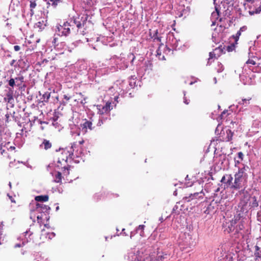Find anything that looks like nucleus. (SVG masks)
<instances>
[{
	"label": "nucleus",
	"instance_id": "nucleus-11",
	"mask_svg": "<svg viewBox=\"0 0 261 261\" xmlns=\"http://www.w3.org/2000/svg\"><path fill=\"white\" fill-rule=\"evenodd\" d=\"M242 177L234 175V181L231 188L235 190L240 189L242 187L241 182Z\"/></svg>",
	"mask_w": 261,
	"mask_h": 261
},
{
	"label": "nucleus",
	"instance_id": "nucleus-49",
	"mask_svg": "<svg viewBox=\"0 0 261 261\" xmlns=\"http://www.w3.org/2000/svg\"><path fill=\"white\" fill-rule=\"evenodd\" d=\"M246 3H251V4H253L255 3L254 0H246Z\"/></svg>",
	"mask_w": 261,
	"mask_h": 261
},
{
	"label": "nucleus",
	"instance_id": "nucleus-25",
	"mask_svg": "<svg viewBox=\"0 0 261 261\" xmlns=\"http://www.w3.org/2000/svg\"><path fill=\"white\" fill-rule=\"evenodd\" d=\"M168 257V255L167 254H165L163 255H158L155 259L156 261H163L165 259H167Z\"/></svg>",
	"mask_w": 261,
	"mask_h": 261
},
{
	"label": "nucleus",
	"instance_id": "nucleus-36",
	"mask_svg": "<svg viewBox=\"0 0 261 261\" xmlns=\"http://www.w3.org/2000/svg\"><path fill=\"white\" fill-rule=\"evenodd\" d=\"M238 156L240 161L243 160L244 154L242 152H239L238 153Z\"/></svg>",
	"mask_w": 261,
	"mask_h": 261
},
{
	"label": "nucleus",
	"instance_id": "nucleus-32",
	"mask_svg": "<svg viewBox=\"0 0 261 261\" xmlns=\"http://www.w3.org/2000/svg\"><path fill=\"white\" fill-rule=\"evenodd\" d=\"M235 48V45L234 43L231 44L230 45H228L227 47V50L228 52L232 51Z\"/></svg>",
	"mask_w": 261,
	"mask_h": 261
},
{
	"label": "nucleus",
	"instance_id": "nucleus-50",
	"mask_svg": "<svg viewBox=\"0 0 261 261\" xmlns=\"http://www.w3.org/2000/svg\"><path fill=\"white\" fill-rule=\"evenodd\" d=\"M15 80L17 81V80H19V81H21L22 82H23V77L22 76H20V77H16L15 78Z\"/></svg>",
	"mask_w": 261,
	"mask_h": 261
},
{
	"label": "nucleus",
	"instance_id": "nucleus-6",
	"mask_svg": "<svg viewBox=\"0 0 261 261\" xmlns=\"http://www.w3.org/2000/svg\"><path fill=\"white\" fill-rule=\"evenodd\" d=\"M71 24L68 22L64 23L63 25H60L58 27V30L62 35L67 36L70 33Z\"/></svg>",
	"mask_w": 261,
	"mask_h": 261
},
{
	"label": "nucleus",
	"instance_id": "nucleus-21",
	"mask_svg": "<svg viewBox=\"0 0 261 261\" xmlns=\"http://www.w3.org/2000/svg\"><path fill=\"white\" fill-rule=\"evenodd\" d=\"M62 174L60 172H58L55 176V181L58 183H61L62 182Z\"/></svg>",
	"mask_w": 261,
	"mask_h": 261
},
{
	"label": "nucleus",
	"instance_id": "nucleus-23",
	"mask_svg": "<svg viewBox=\"0 0 261 261\" xmlns=\"http://www.w3.org/2000/svg\"><path fill=\"white\" fill-rule=\"evenodd\" d=\"M25 236L26 237L27 234H29V237L28 238H27V241L28 242H34V240H33V238H34V236H33V233L32 232H30V231H26L25 232Z\"/></svg>",
	"mask_w": 261,
	"mask_h": 261
},
{
	"label": "nucleus",
	"instance_id": "nucleus-47",
	"mask_svg": "<svg viewBox=\"0 0 261 261\" xmlns=\"http://www.w3.org/2000/svg\"><path fill=\"white\" fill-rule=\"evenodd\" d=\"M14 49L15 51H19L20 50V47L18 45H15L14 46Z\"/></svg>",
	"mask_w": 261,
	"mask_h": 261
},
{
	"label": "nucleus",
	"instance_id": "nucleus-43",
	"mask_svg": "<svg viewBox=\"0 0 261 261\" xmlns=\"http://www.w3.org/2000/svg\"><path fill=\"white\" fill-rule=\"evenodd\" d=\"M219 66H220V68L218 69L217 71L218 72H221L223 70V65L220 63L219 64Z\"/></svg>",
	"mask_w": 261,
	"mask_h": 261
},
{
	"label": "nucleus",
	"instance_id": "nucleus-14",
	"mask_svg": "<svg viewBox=\"0 0 261 261\" xmlns=\"http://www.w3.org/2000/svg\"><path fill=\"white\" fill-rule=\"evenodd\" d=\"M52 147L51 142L47 139H44L42 143L40 145V148L46 150L50 149Z\"/></svg>",
	"mask_w": 261,
	"mask_h": 261
},
{
	"label": "nucleus",
	"instance_id": "nucleus-58",
	"mask_svg": "<svg viewBox=\"0 0 261 261\" xmlns=\"http://www.w3.org/2000/svg\"><path fill=\"white\" fill-rule=\"evenodd\" d=\"M180 249H181L182 250H184L185 249V248H184V247H183V248L180 247Z\"/></svg>",
	"mask_w": 261,
	"mask_h": 261
},
{
	"label": "nucleus",
	"instance_id": "nucleus-45",
	"mask_svg": "<svg viewBox=\"0 0 261 261\" xmlns=\"http://www.w3.org/2000/svg\"><path fill=\"white\" fill-rule=\"evenodd\" d=\"M8 195L9 198L10 200H11V201L12 202H13V203H16V201H15V200L14 198L12 196H10V195Z\"/></svg>",
	"mask_w": 261,
	"mask_h": 261
},
{
	"label": "nucleus",
	"instance_id": "nucleus-22",
	"mask_svg": "<svg viewBox=\"0 0 261 261\" xmlns=\"http://www.w3.org/2000/svg\"><path fill=\"white\" fill-rule=\"evenodd\" d=\"M145 226L144 225H140L136 229L137 232L139 233L142 236L144 235V229Z\"/></svg>",
	"mask_w": 261,
	"mask_h": 261
},
{
	"label": "nucleus",
	"instance_id": "nucleus-16",
	"mask_svg": "<svg viewBox=\"0 0 261 261\" xmlns=\"http://www.w3.org/2000/svg\"><path fill=\"white\" fill-rule=\"evenodd\" d=\"M49 199L47 195L37 196L35 197V200L37 202H46Z\"/></svg>",
	"mask_w": 261,
	"mask_h": 261
},
{
	"label": "nucleus",
	"instance_id": "nucleus-10",
	"mask_svg": "<svg viewBox=\"0 0 261 261\" xmlns=\"http://www.w3.org/2000/svg\"><path fill=\"white\" fill-rule=\"evenodd\" d=\"M85 121L83 123L81 124L80 126L82 128L83 132L85 134L87 132V129L92 130L93 127H92V122L90 120L87 119L85 120Z\"/></svg>",
	"mask_w": 261,
	"mask_h": 261
},
{
	"label": "nucleus",
	"instance_id": "nucleus-7",
	"mask_svg": "<svg viewBox=\"0 0 261 261\" xmlns=\"http://www.w3.org/2000/svg\"><path fill=\"white\" fill-rule=\"evenodd\" d=\"M97 109L98 110V113L99 114H103L107 113L110 111L112 109L111 107V103L107 102L105 106H102L101 105H98L97 106Z\"/></svg>",
	"mask_w": 261,
	"mask_h": 261
},
{
	"label": "nucleus",
	"instance_id": "nucleus-3",
	"mask_svg": "<svg viewBox=\"0 0 261 261\" xmlns=\"http://www.w3.org/2000/svg\"><path fill=\"white\" fill-rule=\"evenodd\" d=\"M204 194L201 192H197L194 193H191L189 196H186L183 198L182 200L184 202H191V205L194 206L198 203L199 200L203 199Z\"/></svg>",
	"mask_w": 261,
	"mask_h": 261
},
{
	"label": "nucleus",
	"instance_id": "nucleus-2",
	"mask_svg": "<svg viewBox=\"0 0 261 261\" xmlns=\"http://www.w3.org/2000/svg\"><path fill=\"white\" fill-rule=\"evenodd\" d=\"M128 257L132 258V261H152L153 258V255L139 251H137V254L132 251L128 253Z\"/></svg>",
	"mask_w": 261,
	"mask_h": 261
},
{
	"label": "nucleus",
	"instance_id": "nucleus-60",
	"mask_svg": "<svg viewBox=\"0 0 261 261\" xmlns=\"http://www.w3.org/2000/svg\"><path fill=\"white\" fill-rule=\"evenodd\" d=\"M2 140V137H1V135L0 134V142Z\"/></svg>",
	"mask_w": 261,
	"mask_h": 261
},
{
	"label": "nucleus",
	"instance_id": "nucleus-28",
	"mask_svg": "<svg viewBox=\"0 0 261 261\" xmlns=\"http://www.w3.org/2000/svg\"><path fill=\"white\" fill-rule=\"evenodd\" d=\"M5 146L8 149V150L10 151H13L15 149V146L10 145V142H9L6 143Z\"/></svg>",
	"mask_w": 261,
	"mask_h": 261
},
{
	"label": "nucleus",
	"instance_id": "nucleus-64",
	"mask_svg": "<svg viewBox=\"0 0 261 261\" xmlns=\"http://www.w3.org/2000/svg\"><path fill=\"white\" fill-rule=\"evenodd\" d=\"M215 22H213V24H212V25H214V24H215Z\"/></svg>",
	"mask_w": 261,
	"mask_h": 261
},
{
	"label": "nucleus",
	"instance_id": "nucleus-34",
	"mask_svg": "<svg viewBox=\"0 0 261 261\" xmlns=\"http://www.w3.org/2000/svg\"><path fill=\"white\" fill-rule=\"evenodd\" d=\"M15 85V80L14 79H11L9 81V85L10 86V88H13V87Z\"/></svg>",
	"mask_w": 261,
	"mask_h": 261
},
{
	"label": "nucleus",
	"instance_id": "nucleus-19",
	"mask_svg": "<svg viewBox=\"0 0 261 261\" xmlns=\"http://www.w3.org/2000/svg\"><path fill=\"white\" fill-rule=\"evenodd\" d=\"M258 61V58L256 57H253L251 59H249L246 62L247 64H251L252 65H257V61Z\"/></svg>",
	"mask_w": 261,
	"mask_h": 261
},
{
	"label": "nucleus",
	"instance_id": "nucleus-63",
	"mask_svg": "<svg viewBox=\"0 0 261 261\" xmlns=\"http://www.w3.org/2000/svg\"><path fill=\"white\" fill-rule=\"evenodd\" d=\"M9 186H10V187H11V182H9Z\"/></svg>",
	"mask_w": 261,
	"mask_h": 261
},
{
	"label": "nucleus",
	"instance_id": "nucleus-4",
	"mask_svg": "<svg viewBox=\"0 0 261 261\" xmlns=\"http://www.w3.org/2000/svg\"><path fill=\"white\" fill-rule=\"evenodd\" d=\"M238 220V217H234L231 220H229V222L224 223L223 224L224 231L227 233L232 232L234 230V225L237 224Z\"/></svg>",
	"mask_w": 261,
	"mask_h": 261
},
{
	"label": "nucleus",
	"instance_id": "nucleus-48",
	"mask_svg": "<svg viewBox=\"0 0 261 261\" xmlns=\"http://www.w3.org/2000/svg\"><path fill=\"white\" fill-rule=\"evenodd\" d=\"M5 117H6V122H9V117H10V115L9 114H6L5 115Z\"/></svg>",
	"mask_w": 261,
	"mask_h": 261
},
{
	"label": "nucleus",
	"instance_id": "nucleus-24",
	"mask_svg": "<svg viewBox=\"0 0 261 261\" xmlns=\"http://www.w3.org/2000/svg\"><path fill=\"white\" fill-rule=\"evenodd\" d=\"M151 38L153 39L154 40H156L159 42H161L162 37L158 36V30H156L153 34V36H151Z\"/></svg>",
	"mask_w": 261,
	"mask_h": 261
},
{
	"label": "nucleus",
	"instance_id": "nucleus-18",
	"mask_svg": "<svg viewBox=\"0 0 261 261\" xmlns=\"http://www.w3.org/2000/svg\"><path fill=\"white\" fill-rule=\"evenodd\" d=\"M246 30V27H241L239 31H238L237 32V33L236 34V35H233L232 36V38L234 39V41H235V42H236V44L237 43V41H238V40L239 39V37L241 35V32H243V31H245Z\"/></svg>",
	"mask_w": 261,
	"mask_h": 261
},
{
	"label": "nucleus",
	"instance_id": "nucleus-61",
	"mask_svg": "<svg viewBox=\"0 0 261 261\" xmlns=\"http://www.w3.org/2000/svg\"><path fill=\"white\" fill-rule=\"evenodd\" d=\"M160 220L161 221V222H162L163 220V219L162 218H161Z\"/></svg>",
	"mask_w": 261,
	"mask_h": 261
},
{
	"label": "nucleus",
	"instance_id": "nucleus-12",
	"mask_svg": "<svg viewBox=\"0 0 261 261\" xmlns=\"http://www.w3.org/2000/svg\"><path fill=\"white\" fill-rule=\"evenodd\" d=\"M233 177L231 174H226L224 175L221 180V182L226 184L227 186L231 187L232 184Z\"/></svg>",
	"mask_w": 261,
	"mask_h": 261
},
{
	"label": "nucleus",
	"instance_id": "nucleus-38",
	"mask_svg": "<svg viewBox=\"0 0 261 261\" xmlns=\"http://www.w3.org/2000/svg\"><path fill=\"white\" fill-rule=\"evenodd\" d=\"M73 23L76 25L77 28H80L81 27V23L80 22H76L75 19H74L73 21Z\"/></svg>",
	"mask_w": 261,
	"mask_h": 261
},
{
	"label": "nucleus",
	"instance_id": "nucleus-27",
	"mask_svg": "<svg viewBox=\"0 0 261 261\" xmlns=\"http://www.w3.org/2000/svg\"><path fill=\"white\" fill-rule=\"evenodd\" d=\"M252 202H251V206L253 207H257L258 205V202L257 201L256 198L255 196H253L252 198Z\"/></svg>",
	"mask_w": 261,
	"mask_h": 261
},
{
	"label": "nucleus",
	"instance_id": "nucleus-39",
	"mask_svg": "<svg viewBox=\"0 0 261 261\" xmlns=\"http://www.w3.org/2000/svg\"><path fill=\"white\" fill-rule=\"evenodd\" d=\"M116 230H117L116 233H117L118 236H119V234H123L126 235L124 228H122V231L120 232V233H119V231H120V229H118V228H117Z\"/></svg>",
	"mask_w": 261,
	"mask_h": 261
},
{
	"label": "nucleus",
	"instance_id": "nucleus-33",
	"mask_svg": "<svg viewBox=\"0 0 261 261\" xmlns=\"http://www.w3.org/2000/svg\"><path fill=\"white\" fill-rule=\"evenodd\" d=\"M83 2L87 5L86 8H89L92 5V0H82Z\"/></svg>",
	"mask_w": 261,
	"mask_h": 261
},
{
	"label": "nucleus",
	"instance_id": "nucleus-35",
	"mask_svg": "<svg viewBox=\"0 0 261 261\" xmlns=\"http://www.w3.org/2000/svg\"><path fill=\"white\" fill-rule=\"evenodd\" d=\"M209 56H210V58H209L208 60L212 59L214 58H215V59L217 58L216 55L214 51V50L213 51L210 53Z\"/></svg>",
	"mask_w": 261,
	"mask_h": 261
},
{
	"label": "nucleus",
	"instance_id": "nucleus-62",
	"mask_svg": "<svg viewBox=\"0 0 261 261\" xmlns=\"http://www.w3.org/2000/svg\"><path fill=\"white\" fill-rule=\"evenodd\" d=\"M117 98H118V97H115V101H116V100H117Z\"/></svg>",
	"mask_w": 261,
	"mask_h": 261
},
{
	"label": "nucleus",
	"instance_id": "nucleus-26",
	"mask_svg": "<svg viewBox=\"0 0 261 261\" xmlns=\"http://www.w3.org/2000/svg\"><path fill=\"white\" fill-rule=\"evenodd\" d=\"M43 101L45 102H48V100L50 97V92H46L43 94Z\"/></svg>",
	"mask_w": 261,
	"mask_h": 261
},
{
	"label": "nucleus",
	"instance_id": "nucleus-31",
	"mask_svg": "<svg viewBox=\"0 0 261 261\" xmlns=\"http://www.w3.org/2000/svg\"><path fill=\"white\" fill-rule=\"evenodd\" d=\"M51 3V4H52V6H53L54 7H56L58 4L61 3V0H49Z\"/></svg>",
	"mask_w": 261,
	"mask_h": 261
},
{
	"label": "nucleus",
	"instance_id": "nucleus-41",
	"mask_svg": "<svg viewBox=\"0 0 261 261\" xmlns=\"http://www.w3.org/2000/svg\"><path fill=\"white\" fill-rule=\"evenodd\" d=\"M255 247H256V251H257V250H259V248L257 246H256ZM255 256H256V257H259V258H260V257H261V255L259 254V252H257V251H256V252H255Z\"/></svg>",
	"mask_w": 261,
	"mask_h": 261
},
{
	"label": "nucleus",
	"instance_id": "nucleus-44",
	"mask_svg": "<svg viewBox=\"0 0 261 261\" xmlns=\"http://www.w3.org/2000/svg\"><path fill=\"white\" fill-rule=\"evenodd\" d=\"M216 13L213 12L212 13L213 17H214L216 15L219 16V11H218V10L217 8L216 9Z\"/></svg>",
	"mask_w": 261,
	"mask_h": 261
},
{
	"label": "nucleus",
	"instance_id": "nucleus-8",
	"mask_svg": "<svg viewBox=\"0 0 261 261\" xmlns=\"http://www.w3.org/2000/svg\"><path fill=\"white\" fill-rule=\"evenodd\" d=\"M13 96V88L8 87H6V89L5 90V97H4L5 100L8 103H11L14 99Z\"/></svg>",
	"mask_w": 261,
	"mask_h": 261
},
{
	"label": "nucleus",
	"instance_id": "nucleus-30",
	"mask_svg": "<svg viewBox=\"0 0 261 261\" xmlns=\"http://www.w3.org/2000/svg\"><path fill=\"white\" fill-rule=\"evenodd\" d=\"M43 25V21H38L35 24V28H39L40 30H42V29H44Z\"/></svg>",
	"mask_w": 261,
	"mask_h": 261
},
{
	"label": "nucleus",
	"instance_id": "nucleus-1",
	"mask_svg": "<svg viewBox=\"0 0 261 261\" xmlns=\"http://www.w3.org/2000/svg\"><path fill=\"white\" fill-rule=\"evenodd\" d=\"M75 143H73L71 147L68 149L67 148L61 150L60 154L58 156V163L61 164H66L69 158H72L73 155V147L75 146Z\"/></svg>",
	"mask_w": 261,
	"mask_h": 261
},
{
	"label": "nucleus",
	"instance_id": "nucleus-54",
	"mask_svg": "<svg viewBox=\"0 0 261 261\" xmlns=\"http://www.w3.org/2000/svg\"><path fill=\"white\" fill-rule=\"evenodd\" d=\"M184 102L187 105L189 103V102L187 101V100L186 99V98H185Z\"/></svg>",
	"mask_w": 261,
	"mask_h": 261
},
{
	"label": "nucleus",
	"instance_id": "nucleus-53",
	"mask_svg": "<svg viewBox=\"0 0 261 261\" xmlns=\"http://www.w3.org/2000/svg\"><path fill=\"white\" fill-rule=\"evenodd\" d=\"M79 143L80 144L82 145V144H83L84 143V140H82L81 141H80L79 142Z\"/></svg>",
	"mask_w": 261,
	"mask_h": 261
},
{
	"label": "nucleus",
	"instance_id": "nucleus-15",
	"mask_svg": "<svg viewBox=\"0 0 261 261\" xmlns=\"http://www.w3.org/2000/svg\"><path fill=\"white\" fill-rule=\"evenodd\" d=\"M226 137L223 138V141L225 142H229L232 139L233 133L230 129H227L226 131Z\"/></svg>",
	"mask_w": 261,
	"mask_h": 261
},
{
	"label": "nucleus",
	"instance_id": "nucleus-37",
	"mask_svg": "<svg viewBox=\"0 0 261 261\" xmlns=\"http://www.w3.org/2000/svg\"><path fill=\"white\" fill-rule=\"evenodd\" d=\"M42 214H41L40 215H38L37 216V221L38 223L41 224L42 223Z\"/></svg>",
	"mask_w": 261,
	"mask_h": 261
},
{
	"label": "nucleus",
	"instance_id": "nucleus-29",
	"mask_svg": "<svg viewBox=\"0 0 261 261\" xmlns=\"http://www.w3.org/2000/svg\"><path fill=\"white\" fill-rule=\"evenodd\" d=\"M244 171H245L244 168H239L238 172L237 173H236L235 174V175L242 177L243 174L244 173Z\"/></svg>",
	"mask_w": 261,
	"mask_h": 261
},
{
	"label": "nucleus",
	"instance_id": "nucleus-52",
	"mask_svg": "<svg viewBox=\"0 0 261 261\" xmlns=\"http://www.w3.org/2000/svg\"><path fill=\"white\" fill-rule=\"evenodd\" d=\"M64 98L66 99L67 100H69L70 99V97H68L67 95H64Z\"/></svg>",
	"mask_w": 261,
	"mask_h": 261
},
{
	"label": "nucleus",
	"instance_id": "nucleus-20",
	"mask_svg": "<svg viewBox=\"0 0 261 261\" xmlns=\"http://www.w3.org/2000/svg\"><path fill=\"white\" fill-rule=\"evenodd\" d=\"M251 99V97H248L246 98L242 99L241 101L239 102V105H245V106H247L250 103V100Z\"/></svg>",
	"mask_w": 261,
	"mask_h": 261
},
{
	"label": "nucleus",
	"instance_id": "nucleus-13",
	"mask_svg": "<svg viewBox=\"0 0 261 261\" xmlns=\"http://www.w3.org/2000/svg\"><path fill=\"white\" fill-rule=\"evenodd\" d=\"M50 210V207L48 205L42 204V203H36V211L43 213L46 212Z\"/></svg>",
	"mask_w": 261,
	"mask_h": 261
},
{
	"label": "nucleus",
	"instance_id": "nucleus-17",
	"mask_svg": "<svg viewBox=\"0 0 261 261\" xmlns=\"http://www.w3.org/2000/svg\"><path fill=\"white\" fill-rule=\"evenodd\" d=\"M214 51L215 53L217 58L219 57L222 54L225 53L224 51V47H223L222 45L219 46V47L216 48Z\"/></svg>",
	"mask_w": 261,
	"mask_h": 261
},
{
	"label": "nucleus",
	"instance_id": "nucleus-51",
	"mask_svg": "<svg viewBox=\"0 0 261 261\" xmlns=\"http://www.w3.org/2000/svg\"><path fill=\"white\" fill-rule=\"evenodd\" d=\"M241 161H240V160H237V161L235 160V166H237V165L238 164H239L240 163Z\"/></svg>",
	"mask_w": 261,
	"mask_h": 261
},
{
	"label": "nucleus",
	"instance_id": "nucleus-40",
	"mask_svg": "<svg viewBox=\"0 0 261 261\" xmlns=\"http://www.w3.org/2000/svg\"><path fill=\"white\" fill-rule=\"evenodd\" d=\"M36 6V3L35 1H31L30 2V7L31 9H34Z\"/></svg>",
	"mask_w": 261,
	"mask_h": 261
},
{
	"label": "nucleus",
	"instance_id": "nucleus-55",
	"mask_svg": "<svg viewBox=\"0 0 261 261\" xmlns=\"http://www.w3.org/2000/svg\"><path fill=\"white\" fill-rule=\"evenodd\" d=\"M40 124H42V123H46V124H47V122H45V121H40Z\"/></svg>",
	"mask_w": 261,
	"mask_h": 261
},
{
	"label": "nucleus",
	"instance_id": "nucleus-56",
	"mask_svg": "<svg viewBox=\"0 0 261 261\" xmlns=\"http://www.w3.org/2000/svg\"><path fill=\"white\" fill-rule=\"evenodd\" d=\"M14 62H15V60H12L11 63V65H12Z\"/></svg>",
	"mask_w": 261,
	"mask_h": 261
},
{
	"label": "nucleus",
	"instance_id": "nucleus-9",
	"mask_svg": "<svg viewBox=\"0 0 261 261\" xmlns=\"http://www.w3.org/2000/svg\"><path fill=\"white\" fill-rule=\"evenodd\" d=\"M244 6L245 9L248 12L250 15L256 14L255 11L258 7L256 3H254L253 4H251V3H245Z\"/></svg>",
	"mask_w": 261,
	"mask_h": 261
},
{
	"label": "nucleus",
	"instance_id": "nucleus-5",
	"mask_svg": "<svg viewBox=\"0 0 261 261\" xmlns=\"http://www.w3.org/2000/svg\"><path fill=\"white\" fill-rule=\"evenodd\" d=\"M55 48L60 51V54H63V51L66 48V45L65 42L60 41L58 38L55 37L53 41Z\"/></svg>",
	"mask_w": 261,
	"mask_h": 261
},
{
	"label": "nucleus",
	"instance_id": "nucleus-42",
	"mask_svg": "<svg viewBox=\"0 0 261 261\" xmlns=\"http://www.w3.org/2000/svg\"><path fill=\"white\" fill-rule=\"evenodd\" d=\"M2 144H0V156L4 155V153H5V150L2 148Z\"/></svg>",
	"mask_w": 261,
	"mask_h": 261
},
{
	"label": "nucleus",
	"instance_id": "nucleus-57",
	"mask_svg": "<svg viewBox=\"0 0 261 261\" xmlns=\"http://www.w3.org/2000/svg\"><path fill=\"white\" fill-rule=\"evenodd\" d=\"M15 247H20V244H16L15 245Z\"/></svg>",
	"mask_w": 261,
	"mask_h": 261
},
{
	"label": "nucleus",
	"instance_id": "nucleus-59",
	"mask_svg": "<svg viewBox=\"0 0 261 261\" xmlns=\"http://www.w3.org/2000/svg\"><path fill=\"white\" fill-rule=\"evenodd\" d=\"M167 49L170 51V49L168 47H166Z\"/></svg>",
	"mask_w": 261,
	"mask_h": 261
},
{
	"label": "nucleus",
	"instance_id": "nucleus-46",
	"mask_svg": "<svg viewBox=\"0 0 261 261\" xmlns=\"http://www.w3.org/2000/svg\"><path fill=\"white\" fill-rule=\"evenodd\" d=\"M238 227H239V229L242 230V229H243L244 228V225L242 224H240V225H239ZM237 231L238 232V226L237 227Z\"/></svg>",
	"mask_w": 261,
	"mask_h": 261
}]
</instances>
